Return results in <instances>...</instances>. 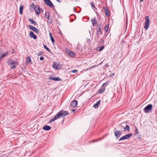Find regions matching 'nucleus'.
Instances as JSON below:
<instances>
[{"label":"nucleus","mask_w":157,"mask_h":157,"mask_svg":"<svg viewBox=\"0 0 157 157\" xmlns=\"http://www.w3.org/2000/svg\"><path fill=\"white\" fill-rule=\"evenodd\" d=\"M68 114L69 113L67 111L61 110L57 113L54 118L50 120L49 122L51 123L58 118L64 117Z\"/></svg>","instance_id":"nucleus-1"},{"label":"nucleus","mask_w":157,"mask_h":157,"mask_svg":"<svg viewBox=\"0 0 157 157\" xmlns=\"http://www.w3.org/2000/svg\"><path fill=\"white\" fill-rule=\"evenodd\" d=\"M8 64L11 67V69H14L15 68L16 65L17 64V63L16 61L9 59L7 62Z\"/></svg>","instance_id":"nucleus-2"},{"label":"nucleus","mask_w":157,"mask_h":157,"mask_svg":"<svg viewBox=\"0 0 157 157\" xmlns=\"http://www.w3.org/2000/svg\"><path fill=\"white\" fill-rule=\"evenodd\" d=\"M146 20L145 23V25L144 26V28L145 29H147L149 25V17L148 16H147L145 18Z\"/></svg>","instance_id":"nucleus-3"},{"label":"nucleus","mask_w":157,"mask_h":157,"mask_svg":"<svg viewBox=\"0 0 157 157\" xmlns=\"http://www.w3.org/2000/svg\"><path fill=\"white\" fill-rule=\"evenodd\" d=\"M152 107V105L151 104H149L147 106L144 110L145 113H147L151 111Z\"/></svg>","instance_id":"nucleus-4"},{"label":"nucleus","mask_w":157,"mask_h":157,"mask_svg":"<svg viewBox=\"0 0 157 157\" xmlns=\"http://www.w3.org/2000/svg\"><path fill=\"white\" fill-rule=\"evenodd\" d=\"M132 134L130 133L127 134L123 136L120 138V139L119 140V141L127 139L131 136H132Z\"/></svg>","instance_id":"nucleus-5"},{"label":"nucleus","mask_w":157,"mask_h":157,"mask_svg":"<svg viewBox=\"0 0 157 157\" xmlns=\"http://www.w3.org/2000/svg\"><path fill=\"white\" fill-rule=\"evenodd\" d=\"M9 53V52H4L2 51H0V61L3 59V58L6 56Z\"/></svg>","instance_id":"nucleus-6"},{"label":"nucleus","mask_w":157,"mask_h":157,"mask_svg":"<svg viewBox=\"0 0 157 157\" xmlns=\"http://www.w3.org/2000/svg\"><path fill=\"white\" fill-rule=\"evenodd\" d=\"M44 2L48 6L51 8L54 7V5L50 0H46Z\"/></svg>","instance_id":"nucleus-7"},{"label":"nucleus","mask_w":157,"mask_h":157,"mask_svg":"<svg viewBox=\"0 0 157 157\" xmlns=\"http://www.w3.org/2000/svg\"><path fill=\"white\" fill-rule=\"evenodd\" d=\"M28 27L30 29L36 32V33H39V31L38 29L35 27L29 25H28Z\"/></svg>","instance_id":"nucleus-8"},{"label":"nucleus","mask_w":157,"mask_h":157,"mask_svg":"<svg viewBox=\"0 0 157 157\" xmlns=\"http://www.w3.org/2000/svg\"><path fill=\"white\" fill-rule=\"evenodd\" d=\"M114 132L116 138L119 137L122 134V132L119 130L115 131Z\"/></svg>","instance_id":"nucleus-9"},{"label":"nucleus","mask_w":157,"mask_h":157,"mask_svg":"<svg viewBox=\"0 0 157 157\" xmlns=\"http://www.w3.org/2000/svg\"><path fill=\"white\" fill-rule=\"evenodd\" d=\"M52 67L54 68L59 69L60 68V65L59 63L57 62L54 63L52 64Z\"/></svg>","instance_id":"nucleus-10"},{"label":"nucleus","mask_w":157,"mask_h":157,"mask_svg":"<svg viewBox=\"0 0 157 157\" xmlns=\"http://www.w3.org/2000/svg\"><path fill=\"white\" fill-rule=\"evenodd\" d=\"M49 79L50 80H52L56 81H60L62 80V79L59 77L55 78L52 77L50 76L49 77Z\"/></svg>","instance_id":"nucleus-11"},{"label":"nucleus","mask_w":157,"mask_h":157,"mask_svg":"<svg viewBox=\"0 0 157 157\" xmlns=\"http://www.w3.org/2000/svg\"><path fill=\"white\" fill-rule=\"evenodd\" d=\"M77 101L76 100H74L71 102L70 105L72 107H75L77 106Z\"/></svg>","instance_id":"nucleus-12"},{"label":"nucleus","mask_w":157,"mask_h":157,"mask_svg":"<svg viewBox=\"0 0 157 157\" xmlns=\"http://www.w3.org/2000/svg\"><path fill=\"white\" fill-rule=\"evenodd\" d=\"M29 36L30 37L33 38L34 39H36L37 38L36 36L32 31L30 32Z\"/></svg>","instance_id":"nucleus-13"},{"label":"nucleus","mask_w":157,"mask_h":157,"mask_svg":"<svg viewBox=\"0 0 157 157\" xmlns=\"http://www.w3.org/2000/svg\"><path fill=\"white\" fill-rule=\"evenodd\" d=\"M39 6H36L35 8V12L36 14L39 15L40 14V10Z\"/></svg>","instance_id":"nucleus-14"},{"label":"nucleus","mask_w":157,"mask_h":157,"mask_svg":"<svg viewBox=\"0 0 157 157\" xmlns=\"http://www.w3.org/2000/svg\"><path fill=\"white\" fill-rule=\"evenodd\" d=\"M91 21L93 26H94L97 23L96 17L93 18L91 20Z\"/></svg>","instance_id":"nucleus-15"},{"label":"nucleus","mask_w":157,"mask_h":157,"mask_svg":"<svg viewBox=\"0 0 157 157\" xmlns=\"http://www.w3.org/2000/svg\"><path fill=\"white\" fill-rule=\"evenodd\" d=\"M103 9L105 10V15L106 17H108L109 15V11L108 10V9L105 7H103Z\"/></svg>","instance_id":"nucleus-16"},{"label":"nucleus","mask_w":157,"mask_h":157,"mask_svg":"<svg viewBox=\"0 0 157 157\" xmlns=\"http://www.w3.org/2000/svg\"><path fill=\"white\" fill-rule=\"evenodd\" d=\"M101 101L100 100H98L96 102V103L94 104L93 106L95 108H97L98 107L99 105H100V103Z\"/></svg>","instance_id":"nucleus-17"},{"label":"nucleus","mask_w":157,"mask_h":157,"mask_svg":"<svg viewBox=\"0 0 157 157\" xmlns=\"http://www.w3.org/2000/svg\"><path fill=\"white\" fill-rule=\"evenodd\" d=\"M43 129L45 130H49L51 129V127L48 125H45L43 127Z\"/></svg>","instance_id":"nucleus-18"},{"label":"nucleus","mask_w":157,"mask_h":157,"mask_svg":"<svg viewBox=\"0 0 157 157\" xmlns=\"http://www.w3.org/2000/svg\"><path fill=\"white\" fill-rule=\"evenodd\" d=\"M69 50V51L68 52V54H69V55L70 56H71V57L74 56L75 54V53H74V52L71 51Z\"/></svg>","instance_id":"nucleus-19"},{"label":"nucleus","mask_w":157,"mask_h":157,"mask_svg":"<svg viewBox=\"0 0 157 157\" xmlns=\"http://www.w3.org/2000/svg\"><path fill=\"white\" fill-rule=\"evenodd\" d=\"M124 132H125L126 130L127 131H130V128L129 127L128 125H126L125 127H124Z\"/></svg>","instance_id":"nucleus-20"},{"label":"nucleus","mask_w":157,"mask_h":157,"mask_svg":"<svg viewBox=\"0 0 157 157\" xmlns=\"http://www.w3.org/2000/svg\"><path fill=\"white\" fill-rule=\"evenodd\" d=\"M49 13L48 12H46L45 13V17L46 19L49 18Z\"/></svg>","instance_id":"nucleus-21"},{"label":"nucleus","mask_w":157,"mask_h":157,"mask_svg":"<svg viewBox=\"0 0 157 157\" xmlns=\"http://www.w3.org/2000/svg\"><path fill=\"white\" fill-rule=\"evenodd\" d=\"M23 6H21L19 9L20 13L21 14H22L23 13Z\"/></svg>","instance_id":"nucleus-22"},{"label":"nucleus","mask_w":157,"mask_h":157,"mask_svg":"<svg viewBox=\"0 0 157 157\" xmlns=\"http://www.w3.org/2000/svg\"><path fill=\"white\" fill-rule=\"evenodd\" d=\"M29 21L32 24H33L34 25H36V23L32 19H29Z\"/></svg>","instance_id":"nucleus-23"},{"label":"nucleus","mask_w":157,"mask_h":157,"mask_svg":"<svg viewBox=\"0 0 157 157\" xmlns=\"http://www.w3.org/2000/svg\"><path fill=\"white\" fill-rule=\"evenodd\" d=\"M44 48L45 49L48 51L49 52H51L50 50L48 48L46 45H44Z\"/></svg>","instance_id":"nucleus-24"},{"label":"nucleus","mask_w":157,"mask_h":157,"mask_svg":"<svg viewBox=\"0 0 157 157\" xmlns=\"http://www.w3.org/2000/svg\"><path fill=\"white\" fill-rule=\"evenodd\" d=\"M109 25H107L104 28V30H105V32H106L108 30V29H109Z\"/></svg>","instance_id":"nucleus-25"},{"label":"nucleus","mask_w":157,"mask_h":157,"mask_svg":"<svg viewBox=\"0 0 157 157\" xmlns=\"http://www.w3.org/2000/svg\"><path fill=\"white\" fill-rule=\"evenodd\" d=\"M105 91L104 88H102L101 89H100L99 91V94H101L103 92H104Z\"/></svg>","instance_id":"nucleus-26"},{"label":"nucleus","mask_w":157,"mask_h":157,"mask_svg":"<svg viewBox=\"0 0 157 157\" xmlns=\"http://www.w3.org/2000/svg\"><path fill=\"white\" fill-rule=\"evenodd\" d=\"M78 72V70H71V72L73 73H75Z\"/></svg>","instance_id":"nucleus-27"},{"label":"nucleus","mask_w":157,"mask_h":157,"mask_svg":"<svg viewBox=\"0 0 157 157\" xmlns=\"http://www.w3.org/2000/svg\"><path fill=\"white\" fill-rule=\"evenodd\" d=\"M90 5L92 8H96V7H95V6H94V5L93 2H91L90 3Z\"/></svg>","instance_id":"nucleus-28"},{"label":"nucleus","mask_w":157,"mask_h":157,"mask_svg":"<svg viewBox=\"0 0 157 157\" xmlns=\"http://www.w3.org/2000/svg\"><path fill=\"white\" fill-rule=\"evenodd\" d=\"M31 61L30 58L28 56L26 58V62L27 63Z\"/></svg>","instance_id":"nucleus-29"},{"label":"nucleus","mask_w":157,"mask_h":157,"mask_svg":"<svg viewBox=\"0 0 157 157\" xmlns=\"http://www.w3.org/2000/svg\"><path fill=\"white\" fill-rule=\"evenodd\" d=\"M51 40L52 41V43H54L55 41V40L53 38V37H52V36H51L50 37Z\"/></svg>","instance_id":"nucleus-30"},{"label":"nucleus","mask_w":157,"mask_h":157,"mask_svg":"<svg viewBox=\"0 0 157 157\" xmlns=\"http://www.w3.org/2000/svg\"><path fill=\"white\" fill-rule=\"evenodd\" d=\"M99 51H101L104 48V46H102L101 47H99Z\"/></svg>","instance_id":"nucleus-31"},{"label":"nucleus","mask_w":157,"mask_h":157,"mask_svg":"<svg viewBox=\"0 0 157 157\" xmlns=\"http://www.w3.org/2000/svg\"><path fill=\"white\" fill-rule=\"evenodd\" d=\"M99 43L100 44H102L104 43V40L102 39H101V40L99 41Z\"/></svg>","instance_id":"nucleus-32"},{"label":"nucleus","mask_w":157,"mask_h":157,"mask_svg":"<svg viewBox=\"0 0 157 157\" xmlns=\"http://www.w3.org/2000/svg\"><path fill=\"white\" fill-rule=\"evenodd\" d=\"M48 23L49 24H51L52 23V20H50V18L48 19Z\"/></svg>","instance_id":"nucleus-33"},{"label":"nucleus","mask_w":157,"mask_h":157,"mask_svg":"<svg viewBox=\"0 0 157 157\" xmlns=\"http://www.w3.org/2000/svg\"><path fill=\"white\" fill-rule=\"evenodd\" d=\"M31 8H34L35 9V7L34 4L33 3H32L31 4Z\"/></svg>","instance_id":"nucleus-34"},{"label":"nucleus","mask_w":157,"mask_h":157,"mask_svg":"<svg viewBox=\"0 0 157 157\" xmlns=\"http://www.w3.org/2000/svg\"><path fill=\"white\" fill-rule=\"evenodd\" d=\"M43 53V52H40L38 53L37 54V55L38 56H40Z\"/></svg>","instance_id":"nucleus-35"},{"label":"nucleus","mask_w":157,"mask_h":157,"mask_svg":"<svg viewBox=\"0 0 157 157\" xmlns=\"http://www.w3.org/2000/svg\"><path fill=\"white\" fill-rule=\"evenodd\" d=\"M108 84V82H106L104 83H103L102 84V86H105V85L107 86Z\"/></svg>","instance_id":"nucleus-36"},{"label":"nucleus","mask_w":157,"mask_h":157,"mask_svg":"<svg viewBox=\"0 0 157 157\" xmlns=\"http://www.w3.org/2000/svg\"><path fill=\"white\" fill-rule=\"evenodd\" d=\"M97 32L98 33H99L101 32V28L100 27L98 29V30Z\"/></svg>","instance_id":"nucleus-37"},{"label":"nucleus","mask_w":157,"mask_h":157,"mask_svg":"<svg viewBox=\"0 0 157 157\" xmlns=\"http://www.w3.org/2000/svg\"><path fill=\"white\" fill-rule=\"evenodd\" d=\"M44 58L43 57H42V56H41L40 57V59L41 60H44Z\"/></svg>","instance_id":"nucleus-38"},{"label":"nucleus","mask_w":157,"mask_h":157,"mask_svg":"<svg viewBox=\"0 0 157 157\" xmlns=\"http://www.w3.org/2000/svg\"><path fill=\"white\" fill-rule=\"evenodd\" d=\"M137 132V128L136 127L135 128V134H136V132Z\"/></svg>","instance_id":"nucleus-39"},{"label":"nucleus","mask_w":157,"mask_h":157,"mask_svg":"<svg viewBox=\"0 0 157 157\" xmlns=\"http://www.w3.org/2000/svg\"><path fill=\"white\" fill-rule=\"evenodd\" d=\"M86 41L87 42L89 41H90V39H88V38H86Z\"/></svg>","instance_id":"nucleus-40"},{"label":"nucleus","mask_w":157,"mask_h":157,"mask_svg":"<svg viewBox=\"0 0 157 157\" xmlns=\"http://www.w3.org/2000/svg\"><path fill=\"white\" fill-rule=\"evenodd\" d=\"M75 111H76L75 109H73V110H72V112H75Z\"/></svg>","instance_id":"nucleus-41"},{"label":"nucleus","mask_w":157,"mask_h":157,"mask_svg":"<svg viewBox=\"0 0 157 157\" xmlns=\"http://www.w3.org/2000/svg\"><path fill=\"white\" fill-rule=\"evenodd\" d=\"M49 34V35L50 36V37L51 36H52V34L51 33H50Z\"/></svg>","instance_id":"nucleus-42"},{"label":"nucleus","mask_w":157,"mask_h":157,"mask_svg":"<svg viewBox=\"0 0 157 157\" xmlns=\"http://www.w3.org/2000/svg\"><path fill=\"white\" fill-rule=\"evenodd\" d=\"M57 2H60V0H56Z\"/></svg>","instance_id":"nucleus-43"},{"label":"nucleus","mask_w":157,"mask_h":157,"mask_svg":"<svg viewBox=\"0 0 157 157\" xmlns=\"http://www.w3.org/2000/svg\"><path fill=\"white\" fill-rule=\"evenodd\" d=\"M144 0H140V1H141V2H142Z\"/></svg>","instance_id":"nucleus-44"},{"label":"nucleus","mask_w":157,"mask_h":157,"mask_svg":"<svg viewBox=\"0 0 157 157\" xmlns=\"http://www.w3.org/2000/svg\"><path fill=\"white\" fill-rule=\"evenodd\" d=\"M95 67V65L94 66V67Z\"/></svg>","instance_id":"nucleus-45"},{"label":"nucleus","mask_w":157,"mask_h":157,"mask_svg":"<svg viewBox=\"0 0 157 157\" xmlns=\"http://www.w3.org/2000/svg\"><path fill=\"white\" fill-rule=\"evenodd\" d=\"M94 141L93 140L92 142H94Z\"/></svg>","instance_id":"nucleus-46"},{"label":"nucleus","mask_w":157,"mask_h":157,"mask_svg":"<svg viewBox=\"0 0 157 157\" xmlns=\"http://www.w3.org/2000/svg\"><path fill=\"white\" fill-rule=\"evenodd\" d=\"M34 1H36V0H33Z\"/></svg>","instance_id":"nucleus-47"}]
</instances>
